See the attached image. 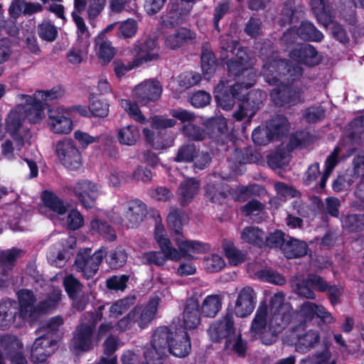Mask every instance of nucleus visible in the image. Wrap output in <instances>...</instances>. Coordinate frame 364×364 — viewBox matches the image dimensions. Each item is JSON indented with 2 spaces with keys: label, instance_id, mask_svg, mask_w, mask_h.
Returning a JSON list of instances; mask_svg holds the SVG:
<instances>
[{
  "label": "nucleus",
  "instance_id": "56",
  "mask_svg": "<svg viewBox=\"0 0 364 364\" xmlns=\"http://www.w3.org/2000/svg\"><path fill=\"white\" fill-rule=\"evenodd\" d=\"M113 65L115 74L118 77H122L128 71L141 65L134 56L132 62L124 63L117 60L114 61Z\"/></svg>",
  "mask_w": 364,
  "mask_h": 364
},
{
  "label": "nucleus",
  "instance_id": "43",
  "mask_svg": "<svg viewBox=\"0 0 364 364\" xmlns=\"http://www.w3.org/2000/svg\"><path fill=\"white\" fill-rule=\"evenodd\" d=\"M311 9L316 15L318 21L325 24L330 20V6L324 0H309Z\"/></svg>",
  "mask_w": 364,
  "mask_h": 364
},
{
  "label": "nucleus",
  "instance_id": "46",
  "mask_svg": "<svg viewBox=\"0 0 364 364\" xmlns=\"http://www.w3.org/2000/svg\"><path fill=\"white\" fill-rule=\"evenodd\" d=\"M63 284L67 293L73 299L74 307L80 310L83 309L85 305H80L78 299L75 298V294L81 289V284L78 280L72 275H68L64 279Z\"/></svg>",
  "mask_w": 364,
  "mask_h": 364
},
{
  "label": "nucleus",
  "instance_id": "33",
  "mask_svg": "<svg viewBox=\"0 0 364 364\" xmlns=\"http://www.w3.org/2000/svg\"><path fill=\"white\" fill-rule=\"evenodd\" d=\"M200 81V75L193 72H188L180 75L177 79L169 83L170 89L176 92L183 91L190 87L197 85Z\"/></svg>",
  "mask_w": 364,
  "mask_h": 364
},
{
  "label": "nucleus",
  "instance_id": "48",
  "mask_svg": "<svg viewBox=\"0 0 364 364\" xmlns=\"http://www.w3.org/2000/svg\"><path fill=\"white\" fill-rule=\"evenodd\" d=\"M201 68L205 78L209 79L216 68L214 54L211 50L204 49L201 54Z\"/></svg>",
  "mask_w": 364,
  "mask_h": 364
},
{
  "label": "nucleus",
  "instance_id": "15",
  "mask_svg": "<svg viewBox=\"0 0 364 364\" xmlns=\"http://www.w3.org/2000/svg\"><path fill=\"white\" fill-rule=\"evenodd\" d=\"M55 153L60 163L67 168L76 170L82 166V154L70 139L59 141L55 145Z\"/></svg>",
  "mask_w": 364,
  "mask_h": 364
},
{
  "label": "nucleus",
  "instance_id": "53",
  "mask_svg": "<svg viewBox=\"0 0 364 364\" xmlns=\"http://www.w3.org/2000/svg\"><path fill=\"white\" fill-rule=\"evenodd\" d=\"M142 132L147 142L156 149H163L169 147L173 144V139L161 141V137L155 136L154 133L147 127H144Z\"/></svg>",
  "mask_w": 364,
  "mask_h": 364
},
{
  "label": "nucleus",
  "instance_id": "39",
  "mask_svg": "<svg viewBox=\"0 0 364 364\" xmlns=\"http://www.w3.org/2000/svg\"><path fill=\"white\" fill-rule=\"evenodd\" d=\"M222 301L223 296L221 295L211 294L207 296L202 303V314L208 317L215 316L221 309Z\"/></svg>",
  "mask_w": 364,
  "mask_h": 364
},
{
  "label": "nucleus",
  "instance_id": "7",
  "mask_svg": "<svg viewBox=\"0 0 364 364\" xmlns=\"http://www.w3.org/2000/svg\"><path fill=\"white\" fill-rule=\"evenodd\" d=\"M363 133L364 119L358 118L354 119L349 125L347 138L344 139L343 143L334 149L333 151L325 161L324 171L320 183L321 188H324L327 179L330 176L334 167L337 165L338 156L345 151H348L353 149L355 144H358Z\"/></svg>",
  "mask_w": 364,
  "mask_h": 364
},
{
  "label": "nucleus",
  "instance_id": "26",
  "mask_svg": "<svg viewBox=\"0 0 364 364\" xmlns=\"http://www.w3.org/2000/svg\"><path fill=\"white\" fill-rule=\"evenodd\" d=\"M159 304V298L154 296L149 301L146 307H136L134 318L141 328H145L154 318Z\"/></svg>",
  "mask_w": 364,
  "mask_h": 364
},
{
  "label": "nucleus",
  "instance_id": "16",
  "mask_svg": "<svg viewBox=\"0 0 364 364\" xmlns=\"http://www.w3.org/2000/svg\"><path fill=\"white\" fill-rule=\"evenodd\" d=\"M288 122L282 116L270 121L267 127H258L252 132V139L256 144L262 145L284 134L288 129Z\"/></svg>",
  "mask_w": 364,
  "mask_h": 364
},
{
  "label": "nucleus",
  "instance_id": "2",
  "mask_svg": "<svg viewBox=\"0 0 364 364\" xmlns=\"http://www.w3.org/2000/svg\"><path fill=\"white\" fill-rule=\"evenodd\" d=\"M168 223L170 226L175 229L176 233L178 235L175 238L178 250L171 246L164 227L161 223H157L155 227L154 237L161 249V252H144L140 256L141 262L146 264L161 266L168 259L177 261L181 257L187 256L193 258L194 254H202L209 250V246L207 244L186 240L180 235L181 220L179 211L177 210H171L168 215Z\"/></svg>",
  "mask_w": 364,
  "mask_h": 364
},
{
  "label": "nucleus",
  "instance_id": "57",
  "mask_svg": "<svg viewBox=\"0 0 364 364\" xmlns=\"http://www.w3.org/2000/svg\"><path fill=\"white\" fill-rule=\"evenodd\" d=\"M138 25L135 20L127 19L120 23L119 35L123 38H132L135 36Z\"/></svg>",
  "mask_w": 364,
  "mask_h": 364
},
{
  "label": "nucleus",
  "instance_id": "37",
  "mask_svg": "<svg viewBox=\"0 0 364 364\" xmlns=\"http://www.w3.org/2000/svg\"><path fill=\"white\" fill-rule=\"evenodd\" d=\"M141 136L139 128L133 124L120 127L117 131V139L120 144L133 146L136 144Z\"/></svg>",
  "mask_w": 364,
  "mask_h": 364
},
{
  "label": "nucleus",
  "instance_id": "54",
  "mask_svg": "<svg viewBox=\"0 0 364 364\" xmlns=\"http://www.w3.org/2000/svg\"><path fill=\"white\" fill-rule=\"evenodd\" d=\"M132 298H126L114 302L109 308V318H117L123 313L127 311L133 304Z\"/></svg>",
  "mask_w": 364,
  "mask_h": 364
},
{
  "label": "nucleus",
  "instance_id": "30",
  "mask_svg": "<svg viewBox=\"0 0 364 364\" xmlns=\"http://www.w3.org/2000/svg\"><path fill=\"white\" fill-rule=\"evenodd\" d=\"M196 38L194 32L186 28H181L175 33L167 35L165 38V46L170 49H176L184 43Z\"/></svg>",
  "mask_w": 364,
  "mask_h": 364
},
{
  "label": "nucleus",
  "instance_id": "55",
  "mask_svg": "<svg viewBox=\"0 0 364 364\" xmlns=\"http://www.w3.org/2000/svg\"><path fill=\"white\" fill-rule=\"evenodd\" d=\"M39 36L47 41H53L58 35L55 26L50 22L45 21L38 26Z\"/></svg>",
  "mask_w": 364,
  "mask_h": 364
},
{
  "label": "nucleus",
  "instance_id": "41",
  "mask_svg": "<svg viewBox=\"0 0 364 364\" xmlns=\"http://www.w3.org/2000/svg\"><path fill=\"white\" fill-rule=\"evenodd\" d=\"M96 53L102 64H107L115 54L114 48L107 40H96Z\"/></svg>",
  "mask_w": 364,
  "mask_h": 364
},
{
  "label": "nucleus",
  "instance_id": "58",
  "mask_svg": "<svg viewBox=\"0 0 364 364\" xmlns=\"http://www.w3.org/2000/svg\"><path fill=\"white\" fill-rule=\"evenodd\" d=\"M106 4V0H89L87 9L90 21L96 18L102 11Z\"/></svg>",
  "mask_w": 364,
  "mask_h": 364
},
{
  "label": "nucleus",
  "instance_id": "62",
  "mask_svg": "<svg viewBox=\"0 0 364 364\" xmlns=\"http://www.w3.org/2000/svg\"><path fill=\"white\" fill-rule=\"evenodd\" d=\"M66 223L72 230H77L84 224V219L81 213L76 209L71 210L67 217Z\"/></svg>",
  "mask_w": 364,
  "mask_h": 364
},
{
  "label": "nucleus",
  "instance_id": "34",
  "mask_svg": "<svg viewBox=\"0 0 364 364\" xmlns=\"http://www.w3.org/2000/svg\"><path fill=\"white\" fill-rule=\"evenodd\" d=\"M282 250L287 258H294L304 256L306 253L307 247L304 242L287 236Z\"/></svg>",
  "mask_w": 364,
  "mask_h": 364
},
{
  "label": "nucleus",
  "instance_id": "47",
  "mask_svg": "<svg viewBox=\"0 0 364 364\" xmlns=\"http://www.w3.org/2000/svg\"><path fill=\"white\" fill-rule=\"evenodd\" d=\"M90 46L76 43L68 52L67 58L72 64H79L86 58Z\"/></svg>",
  "mask_w": 364,
  "mask_h": 364
},
{
  "label": "nucleus",
  "instance_id": "13",
  "mask_svg": "<svg viewBox=\"0 0 364 364\" xmlns=\"http://www.w3.org/2000/svg\"><path fill=\"white\" fill-rule=\"evenodd\" d=\"M318 341L319 335L318 332L314 331H305L304 323L294 326L284 338V343L294 346L296 350L301 353L308 352Z\"/></svg>",
  "mask_w": 364,
  "mask_h": 364
},
{
  "label": "nucleus",
  "instance_id": "12",
  "mask_svg": "<svg viewBox=\"0 0 364 364\" xmlns=\"http://www.w3.org/2000/svg\"><path fill=\"white\" fill-rule=\"evenodd\" d=\"M296 292L305 298L314 299L315 294L313 289L321 291L328 290L331 301L333 304L337 302L338 297L341 294V289L337 287H330L328 288L326 283L317 275H310L307 280H298L294 282Z\"/></svg>",
  "mask_w": 364,
  "mask_h": 364
},
{
  "label": "nucleus",
  "instance_id": "32",
  "mask_svg": "<svg viewBox=\"0 0 364 364\" xmlns=\"http://www.w3.org/2000/svg\"><path fill=\"white\" fill-rule=\"evenodd\" d=\"M221 188L222 179L219 176L209 177L205 187L207 198L213 203H220L226 196L225 192L220 190Z\"/></svg>",
  "mask_w": 364,
  "mask_h": 364
},
{
  "label": "nucleus",
  "instance_id": "21",
  "mask_svg": "<svg viewBox=\"0 0 364 364\" xmlns=\"http://www.w3.org/2000/svg\"><path fill=\"white\" fill-rule=\"evenodd\" d=\"M188 5L183 6L178 3L171 5L168 9L163 14L159 20L161 28H172L182 24L191 11Z\"/></svg>",
  "mask_w": 364,
  "mask_h": 364
},
{
  "label": "nucleus",
  "instance_id": "19",
  "mask_svg": "<svg viewBox=\"0 0 364 364\" xmlns=\"http://www.w3.org/2000/svg\"><path fill=\"white\" fill-rule=\"evenodd\" d=\"M133 55L140 65L159 58V46L156 38L146 37L136 42Z\"/></svg>",
  "mask_w": 364,
  "mask_h": 364
},
{
  "label": "nucleus",
  "instance_id": "29",
  "mask_svg": "<svg viewBox=\"0 0 364 364\" xmlns=\"http://www.w3.org/2000/svg\"><path fill=\"white\" fill-rule=\"evenodd\" d=\"M291 60L307 65H315L320 61V58L314 48L310 45L299 46L290 55Z\"/></svg>",
  "mask_w": 364,
  "mask_h": 364
},
{
  "label": "nucleus",
  "instance_id": "44",
  "mask_svg": "<svg viewBox=\"0 0 364 364\" xmlns=\"http://www.w3.org/2000/svg\"><path fill=\"white\" fill-rule=\"evenodd\" d=\"M296 34L302 39L320 41L323 34L309 22H304L296 30Z\"/></svg>",
  "mask_w": 364,
  "mask_h": 364
},
{
  "label": "nucleus",
  "instance_id": "4",
  "mask_svg": "<svg viewBox=\"0 0 364 364\" xmlns=\"http://www.w3.org/2000/svg\"><path fill=\"white\" fill-rule=\"evenodd\" d=\"M16 105L7 114L5 119V129L18 146L20 149L24 144H30V136L23 129L26 119L32 124L41 123L46 117V103L37 101L32 95L18 94L16 97Z\"/></svg>",
  "mask_w": 364,
  "mask_h": 364
},
{
  "label": "nucleus",
  "instance_id": "9",
  "mask_svg": "<svg viewBox=\"0 0 364 364\" xmlns=\"http://www.w3.org/2000/svg\"><path fill=\"white\" fill-rule=\"evenodd\" d=\"M102 306L98 308V311L94 315L90 314L87 317L82 319L80 323L76 328L71 346L76 353L85 352L92 349L97 344L101 337L94 336V329L96 323L102 318Z\"/></svg>",
  "mask_w": 364,
  "mask_h": 364
},
{
  "label": "nucleus",
  "instance_id": "40",
  "mask_svg": "<svg viewBox=\"0 0 364 364\" xmlns=\"http://www.w3.org/2000/svg\"><path fill=\"white\" fill-rule=\"evenodd\" d=\"M241 239L250 244L262 247L264 244V234L257 227L245 228L241 232Z\"/></svg>",
  "mask_w": 364,
  "mask_h": 364
},
{
  "label": "nucleus",
  "instance_id": "61",
  "mask_svg": "<svg viewBox=\"0 0 364 364\" xmlns=\"http://www.w3.org/2000/svg\"><path fill=\"white\" fill-rule=\"evenodd\" d=\"M264 245L270 247H280L282 250V246L283 243L285 242L287 236L285 237L281 231L276 230L271 233L268 237L264 236Z\"/></svg>",
  "mask_w": 364,
  "mask_h": 364
},
{
  "label": "nucleus",
  "instance_id": "60",
  "mask_svg": "<svg viewBox=\"0 0 364 364\" xmlns=\"http://www.w3.org/2000/svg\"><path fill=\"white\" fill-rule=\"evenodd\" d=\"M225 265L222 257L218 255H211L205 259V267L209 272H218L221 270Z\"/></svg>",
  "mask_w": 364,
  "mask_h": 364
},
{
  "label": "nucleus",
  "instance_id": "18",
  "mask_svg": "<svg viewBox=\"0 0 364 364\" xmlns=\"http://www.w3.org/2000/svg\"><path fill=\"white\" fill-rule=\"evenodd\" d=\"M257 303V294L250 287L240 289L236 296L232 306L234 314L240 318L250 316L255 309Z\"/></svg>",
  "mask_w": 364,
  "mask_h": 364
},
{
  "label": "nucleus",
  "instance_id": "27",
  "mask_svg": "<svg viewBox=\"0 0 364 364\" xmlns=\"http://www.w3.org/2000/svg\"><path fill=\"white\" fill-rule=\"evenodd\" d=\"M180 322L185 329H194L200 323L199 304L195 299L187 301Z\"/></svg>",
  "mask_w": 364,
  "mask_h": 364
},
{
  "label": "nucleus",
  "instance_id": "11",
  "mask_svg": "<svg viewBox=\"0 0 364 364\" xmlns=\"http://www.w3.org/2000/svg\"><path fill=\"white\" fill-rule=\"evenodd\" d=\"M17 294L20 305L18 314L20 316L25 318L33 317L36 311L47 312L53 309L61 299V291L58 288H54L50 294L45 300L42 301L36 309H33L32 305L34 301V296L32 291L23 289L19 291Z\"/></svg>",
  "mask_w": 364,
  "mask_h": 364
},
{
  "label": "nucleus",
  "instance_id": "45",
  "mask_svg": "<svg viewBox=\"0 0 364 364\" xmlns=\"http://www.w3.org/2000/svg\"><path fill=\"white\" fill-rule=\"evenodd\" d=\"M205 127L211 131L208 133L212 138H218L220 135H224L227 132L226 120L223 117H216L207 122Z\"/></svg>",
  "mask_w": 364,
  "mask_h": 364
},
{
  "label": "nucleus",
  "instance_id": "49",
  "mask_svg": "<svg viewBox=\"0 0 364 364\" xmlns=\"http://www.w3.org/2000/svg\"><path fill=\"white\" fill-rule=\"evenodd\" d=\"M90 230L93 233H98L103 235L107 240H113L116 237L114 230L106 223L99 218L93 219L90 223Z\"/></svg>",
  "mask_w": 364,
  "mask_h": 364
},
{
  "label": "nucleus",
  "instance_id": "10",
  "mask_svg": "<svg viewBox=\"0 0 364 364\" xmlns=\"http://www.w3.org/2000/svg\"><path fill=\"white\" fill-rule=\"evenodd\" d=\"M61 316L50 318L41 330L46 332L36 338L31 348V358L35 363H44L48 356L53 354L57 348V342L53 337V333L57 331L63 324Z\"/></svg>",
  "mask_w": 364,
  "mask_h": 364
},
{
  "label": "nucleus",
  "instance_id": "51",
  "mask_svg": "<svg viewBox=\"0 0 364 364\" xmlns=\"http://www.w3.org/2000/svg\"><path fill=\"white\" fill-rule=\"evenodd\" d=\"M92 117H105L109 114V105L100 100L96 95L89 96Z\"/></svg>",
  "mask_w": 364,
  "mask_h": 364
},
{
  "label": "nucleus",
  "instance_id": "38",
  "mask_svg": "<svg viewBox=\"0 0 364 364\" xmlns=\"http://www.w3.org/2000/svg\"><path fill=\"white\" fill-rule=\"evenodd\" d=\"M17 314L16 304L11 300H4L0 303V328L10 326Z\"/></svg>",
  "mask_w": 364,
  "mask_h": 364
},
{
  "label": "nucleus",
  "instance_id": "28",
  "mask_svg": "<svg viewBox=\"0 0 364 364\" xmlns=\"http://www.w3.org/2000/svg\"><path fill=\"white\" fill-rule=\"evenodd\" d=\"M134 312L130 311L127 316L123 317L117 323H113L112 321H104L100 324L98 328V336L102 337L108 333L114 331H124L130 328L136 322L134 318Z\"/></svg>",
  "mask_w": 364,
  "mask_h": 364
},
{
  "label": "nucleus",
  "instance_id": "23",
  "mask_svg": "<svg viewBox=\"0 0 364 364\" xmlns=\"http://www.w3.org/2000/svg\"><path fill=\"white\" fill-rule=\"evenodd\" d=\"M315 316L326 323H332L334 321L333 317L323 306L309 301L301 306L296 315V319L298 321L306 323L312 320Z\"/></svg>",
  "mask_w": 364,
  "mask_h": 364
},
{
  "label": "nucleus",
  "instance_id": "3",
  "mask_svg": "<svg viewBox=\"0 0 364 364\" xmlns=\"http://www.w3.org/2000/svg\"><path fill=\"white\" fill-rule=\"evenodd\" d=\"M291 318V306L284 303V294L277 292L271 298L269 306L264 302L259 306L252 321L251 333L264 344L271 345L276 341L277 334L287 326Z\"/></svg>",
  "mask_w": 364,
  "mask_h": 364
},
{
  "label": "nucleus",
  "instance_id": "52",
  "mask_svg": "<svg viewBox=\"0 0 364 364\" xmlns=\"http://www.w3.org/2000/svg\"><path fill=\"white\" fill-rule=\"evenodd\" d=\"M120 105L124 110L135 121L141 124H144L146 122L136 103L132 102L129 100H122Z\"/></svg>",
  "mask_w": 364,
  "mask_h": 364
},
{
  "label": "nucleus",
  "instance_id": "31",
  "mask_svg": "<svg viewBox=\"0 0 364 364\" xmlns=\"http://www.w3.org/2000/svg\"><path fill=\"white\" fill-rule=\"evenodd\" d=\"M41 200L44 207L57 216L64 215L67 210V206L64 202L51 191H43L41 194Z\"/></svg>",
  "mask_w": 364,
  "mask_h": 364
},
{
  "label": "nucleus",
  "instance_id": "17",
  "mask_svg": "<svg viewBox=\"0 0 364 364\" xmlns=\"http://www.w3.org/2000/svg\"><path fill=\"white\" fill-rule=\"evenodd\" d=\"M162 91V86L158 80L147 79L136 85L133 88L132 95L139 103L146 105L158 101Z\"/></svg>",
  "mask_w": 364,
  "mask_h": 364
},
{
  "label": "nucleus",
  "instance_id": "50",
  "mask_svg": "<svg viewBox=\"0 0 364 364\" xmlns=\"http://www.w3.org/2000/svg\"><path fill=\"white\" fill-rule=\"evenodd\" d=\"M223 247L225 254L231 264L237 265L245 261V255L236 250L231 242L224 241Z\"/></svg>",
  "mask_w": 364,
  "mask_h": 364
},
{
  "label": "nucleus",
  "instance_id": "63",
  "mask_svg": "<svg viewBox=\"0 0 364 364\" xmlns=\"http://www.w3.org/2000/svg\"><path fill=\"white\" fill-rule=\"evenodd\" d=\"M127 256L123 250H117L112 252L109 257V264L112 268L123 266L127 262Z\"/></svg>",
  "mask_w": 364,
  "mask_h": 364
},
{
  "label": "nucleus",
  "instance_id": "64",
  "mask_svg": "<svg viewBox=\"0 0 364 364\" xmlns=\"http://www.w3.org/2000/svg\"><path fill=\"white\" fill-rule=\"evenodd\" d=\"M210 95L205 91H198L190 97L191 104L196 107H202L209 104Z\"/></svg>",
  "mask_w": 364,
  "mask_h": 364
},
{
  "label": "nucleus",
  "instance_id": "5",
  "mask_svg": "<svg viewBox=\"0 0 364 364\" xmlns=\"http://www.w3.org/2000/svg\"><path fill=\"white\" fill-rule=\"evenodd\" d=\"M151 348L154 353L147 350L145 356L150 361L160 360L169 351L178 357L187 355L191 350V342L186 331L170 332L166 327L157 328L152 336Z\"/></svg>",
  "mask_w": 364,
  "mask_h": 364
},
{
  "label": "nucleus",
  "instance_id": "36",
  "mask_svg": "<svg viewBox=\"0 0 364 364\" xmlns=\"http://www.w3.org/2000/svg\"><path fill=\"white\" fill-rule=\"evenodd\" d=\"M200 188L199 183L193 178H187L181 183L178 194L182 204L191 202L198 193Z\"/></svg>",
  "mask_w": 364,
  "mask_h": 364
},
{
  "label": "nucleus",
  "instance_id": "42",
  "mask_svg": "<svg viewBox=\"0 0 364 364\" xmlns=\"http://www.w3.org/2000/svg\"><path fill=\"white\" fill-rule=\"evenodd\" d=\"M72 18L77 27V43L81 44L87 43V46H90V38L91 34L83 18L76 13H72Z\"/></svg>",
  "mask_w": 364,
  "mask_h": 364
},
{
  "label": "nucleus",
  "instance_id": "35",
  "mask_svg": "<svg viewBox=\"0 0 364 364\" xmlns=\"http://www.w3.org/2000/svg\"><path fill=\"white\" fill-rule=\"evenodd\" d=\"M271 97L277 105L283 104L295 105L301 101L299 92L292 91L288 88L274 89L271 92Z\"/></svg>",
  "mask_w": 364,
  "mask_h": 364
},
{
  "label": "nucleus",
  "instance_id": "8",
  "mask_svg": "<svg viewBox=\"0 0 364 364\" xmlns=\"http://www.w3.org/2000/svg\"><path fill=\"white\" fill-rule=\"evenodd\" d=\"M146 214L145 205L139 200H120L107 213L108 219L123 228L136 227Z\"/></svg>",
  "mask_w": 364,
  "mask_h": 364
},
{
  "label": "nucleus",
  "instance_id": "59",
  "mask_svg": "<svg viewBox=\"0 0 364 364\" xmlns=\"http://www.w3.org/2000/svg\"><path fill=\"white\" fill-rule=\"evenodd\" d=\"M355 178H356L354 175L352 176L348 173L338 176L333 183V191L336 192H341L342 191L347 190Z\"/></svg>",
  "mask_w": 364,
  "mask_h": 364
},
{
  "label": "nucleus",
  "instance_id": "24",
  "mask_svg": "<svg viewBox=\"0 0 364 364\" xmlns=\"http://www.w3.org/2000/svg\"><path fill=\"white\" fill-rule=\"evenodd\" d=\"M106 250L101 248L96 251L91 257L85 259L78 255L75 261V267L82 272L86 278L92 277L97 271L100 264L106 255Z\"/></svg>",
  "mask_w": 364,
  "mask_h": 364
},
{
  "label": "nucleus",
  "instance_id": "6",
  "mask_svg": "<svg viewBox=\"0 0 364 364\" xmlns=\"http://www.w3.org/2000/svg\"><path fill=\"white\" fill-rule=\"evenodd\" d=\"M210 339L215 342H220L226 338L225 348L235 352L238 355H243L246 350V345L241 339L240 331L234 326L232 315H227L222 319L213 323L208 329Z\"/></svg>",
  "mask_w": 364,
  "mask_h": 364
},
{
  "label": "nucleus",
  "instance_id": "25",
  "mask_svg": "<svg viewBox=\"0 0 364 364\" xmlns=\"http://www.w3.org/2000/svg\"><path fill=\"white\" fill-rule=\"evenodd\" d=\"M1 347L6 355L10 357L12 364H27V361L19 350L22 344L13 336H6L1 341Z\"/></svg>",
  "mask_w": 364,
  "mask_h": 364
},
{
  "label": "nucleus",
  "instance_id": "20",
  "mask_svg": "<svg viewBox=\"0 0 364 364\" xmlns=\"http://www.w3.org/2000/svg\"><path fill=\"white\" fill-rule=\"evenodd\" d=\"M75 196L86 208H91L101 193L100 185L90 181L77 182L73 188Z\"/></svg>",
  "mask_w": 364,
  "mask_h": 364
},
{
  "label": "nucleus",
  "instance_id": "1",
  "mask_svg": "<svg viewBox=\"0 0 364 364\" xmlns=\"http://www.w3.org/2000/svg\"><path fill=\"white\" fill-rule=\"evenodd\" d=\"M229 48L232 54H236L237 59L228 63V71L238 76L239 81L235 85L221 81L215 88V97L218 105L225 110L231 109L235 104V98H237L240 103L233 117L237 121L249 122L258 109L259 100H262L264 95L261 92L248 93L247 91L254 85L256 73L248 68L249 56L246 50L237 48L235 43L232 46L225 48L227 50Z\"/></svg>",
  "mask_w": 364,
  "mask_h": 364
},
{
  "label": "nucleus",
  "instance_id": "14",
  "mask_svg": "<svg viewBox=\"0 0 364 364\" xmlns=\"http://www.w3.org/2000/svg\"><path fill=\"white\" fill-rule=\"evenodd\" d=\"M47 126L54 134H69L73 129L71 109L60 107L50 108L48 112Z\"/></svg>",
  "mask_w": 364,
  "mask_h": 364
},
{
  "label": "nucleus",
  "instance_id": "22",
  "mask_svg": "<svg viewBox=\"0 0 364 364\" xmlns=\"http://www.w3.org/2000/svg\"><path fill=\"white\" fill-rule=\"evenodd\" d=\"M289 65L284 61L275 60L267 62L263 66V75L269 84H277V77L280 76L281 70H286L291 76H299L301 74V68L299 65L288 68Z\"/></svg>",
  "mask_w": 364,
  "mask_h": 364
}]
</instances>
